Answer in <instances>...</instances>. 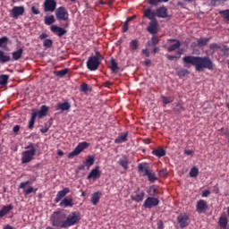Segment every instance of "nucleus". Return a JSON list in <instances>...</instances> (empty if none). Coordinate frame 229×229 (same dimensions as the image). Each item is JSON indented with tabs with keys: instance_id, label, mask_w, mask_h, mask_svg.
<instances>
[{
	"instance_id": "nucleus-41",
	"label": "nucleus",
	"mask_w": 229,
	"mask_h": 229,
	"mask_svg": "<svg viewBox=\"0 0 229 229\" xmlns=\"http://www.w3.org/2000/svg\"><path fill=\"white\" fill-rule=\"evenodd\" d=\"M199 174V170L196 166H193L189 173V175L191 178H196Z\"/></svg>"
},
{
	"instance_id": "nucleus-63",
	"label": "nucleus",
	"mask_w": 229,
	"mask_h": 229,
	"mask_svg": "<svg viewBox=\"0 0 229 229\" xmlns=\"http://www.w3.org/2000/svg\"><path fill=\"white\" fill-rule=\"evenodd\" d=\"M48 38V35L47 33H42L40 36H39V38L42 40V39H45V38Z\"/></svg>"
},
{
	"instance_id": "nucleus-45",
	"label": "nucleus",
	"mask_w": 229,
	"mask_h": 229,
	"mask_svg": "<svg viewBox=\"0 0 229 229\" xmlns=\"http://www.w3.org/2000/svg\"><path fill=\"white\" fill-rule=\"evenodd\" d=\"M43 47L47 48H52L53 47V40L47 38L43 41Z\"/></svg>"
},
{
	"instance_id": "nucleus-5",
	"label": "nucleus",
	"mask_w": 229,
	"mask_h": 229,
	"mask_svg": "<svg viewBox=\"0 0 229 229\" xmlns=\"http://www.w3.org/2000/svg\"><path fill=\"white\" fill-rule=\"evenodd\" d=\"M81 219V214L79 212H72L70 215H68V216H65V229H68L71 226L78 225Z\"/></svg>"
},
{
	"instance_id": "nucleus-52",
	"label": "nucleus",
	"mask_w": 229,
	"mask_h": 229,
	"mask_svg": "<svg viewBox=\"0 0 229 229\" xmlns=\"http://www.w3.org/2000/svg\"><path fill=\"white\" fill-rule=\"evenodd\" d=\"M162 2V0H148V4L157 6L158 3Z\"/></svg>"
},
{
	"instance_id": "nucleus-59",
	"label": "nucleus",
	"mask_w": 229,
	"mask_h": 229,
	"mask_svg": "<svg viewBox=\"0 0 229 229\" xmlns=\"http://www.w3.org/2000/svg\"><path fill=\"white\" fill-rule=\"evenodd\" d=\"M166 57H167V59H168L169 61H174V60L179 58L178 56L172 55H166Z\"/></svg>"
},
{
	"instance_id": "nucleus-29",
	"label": "nucleus",
	"mask_w": 229,
	"mask_h": 229,
	"mask_svg": "<svg viewBox=\"0 0 229 229\" xmlns=\"http://www.w3.org/2000/svg\"><path fill=\"white\" fill-rule=\"evenodd\" d=\"M55 22V19L54 15H50V16H45L44 17V24L47 26H51L52 24H54Z\"/></svg>"
},
{
	"instance_id": "nucleus-31",
	"label": "nucleus",
	"mask_w": 229,
	"mask_h": 229,
	"mask_svg": "<svg viewBox=\"0 0 229 229\" xmlns=\"http://www.w3.org/2000/svg\"><path fill=\"white\" fill-rule=\"evenodd\" d=\"M37 117H38L37 112H33L32 114L30 115V120L29 122L28 127L30 130H33L34 124H35V120L37 119Z\"/></svg>"
},
{
	"instance_id": "nucleus-7",
	"label": "nucleus",
	"mask_w": 229,
	"mask_h": 229,
	"mask_svg": "<svg viewBox=\"0 0 229 229\" xmlns=\"http://www.w3.org/2000/svg\"><path fill=\"white\" fill-rule=\"evenodd\" d=\"M89 146V143H88L87 141L80 142L78 146L75 148V149L69 153L68 157L72 158L74 157L79 156L84 149L88 148Z\"/></svg>"
},
{
	"instance_id": "nucleus-47",
	"label": "nucleus",
	"mask_w": 229,
	"mask_h": 229,
	"mask_svg": "<svg viewBox=\"0 0 229 229\" xmlns=\"http://www.w3.org/2000/svg\"><path fill=\"white\" fill-rule=\"evenodd\" d=\"M68 72H69V69L65 68V69H64L62 71L56 72V76L62 78L64 76H66Z\"/></svg>"
},
{
	"instance_id": "nucleus-51",
	"label": "nucleus",
	"mask_w": 229,
	"mask_h": 229,
	"mask_svg": "<svg viewBox=\"0 0 229 229\" xmlns=\"http://www.w3.org/2000/svg\"><path fill=\"white\" fill-rule=\"evenodd\" d=\"M159 43V38L157 36H153V38H151V44L156 47L157 46Z\"/></svg>"
},
{
	"instance_id": "nucleus-54",
	"label": "nucleus",
	"mask_w": 229,
	"mask_h": 229,
	"mask_svg": "<svg viewBox=\"0 0 229 229\" xmlns=\"http://www.w3.org/2000/svg\"><path fill=\"white\" fill-rule=\"evenodd\" d=\"M30 12H31L33 14H35V15H38V14L40 13V11H39L38 9L35 8V6L30 7Z\"/></svg>"
},
{
	"instance_id": "nucleus-48",
	"label": "nucleus",
	"mask_w": 229,
	"mask_h": 229,
	"mask_svg": "<svg viewBox=\"0 0 229 229\" xmlns=\"http://www.w3.org/2000/svg\"><path fill=\"white\" fill-rule=\"evenodd\" d=\"M80 91L83 93H87L89 91V85L87 83L81 84Z\"/></svg>"
},
{
	"instance_id": "nucleus-32",
	"label": "nucleus",
	"mask_w": 229,
	"mask_h": 229,
	"mask_svg": "<svg viewBox=\"0 0 229 229\" xmlns=\"http://www.w3.org/2000/svg\"><path fill=\"white\" fill-rule=\"evenodd\" d=\"M71 108V105L68 102L57 104V110L68 111Z\"/></svg>"
},
{
	"instance_id": "nucleus-21",
	"label": "nucleus",
	"mask_w": 229,
	"mask_h": 229,
	"mask_svg": "<svg viewBox=\"0 0 229 229\" xmlns=\"http://www.w3.org/2000/svg\"><path fill=\"white\" fill-rule=\"evenodd\" d=\"M73 206H74L73 199H68V198L63 199L61 203H59V207L64 208H72Z\"/></svg>"
},
{
	"instance_id": "nucleus-56",
	"label": "nucleus",
	"mask_w": 229,
	"mask_h": 229,
	"mask_svg": "<svg viewBox=\"0 0 229 229\" xmlns=\"http://www.w3.org/2000/svg\"><path fill=\"white\" fill-rule=\"evenodd\" d=\"M20 129H21V126L20 125H15L13 128V131L15 135H18L19 134V131H20Z\"/></svg>"
},
{
	"instance_id": "nucleus-9",
	"label": "nucleus",
	"mask_w": 229,
	"mask_h": 229,
	"mask_svg": "<svg viewBox=\"0 0 229 229\" xmlns=\"http://www.w3.org/2000/svg\"><path fill=\"white\" fill-rule=\"evenodd\" d=\"M55 17L57 21H65L69 20V13L67 12L65 7L61 6L55 10Z\"/></svg>"
},
{
	"instance_id": "nucleus-2",
	"label": "nucleus",
	"mask_w": 229,
	"mask_h": 229,
	"mask_svg": "<svg viewBox=\"0 0 229 229\" xmlns=\"http://www.w3.org/2000/svg\"><path fill=\"white\" fill-rule=\"evenodd\" d=\"M143 17L147 18L150 21L148 28H147V31L151 34V35H156L158 33V21L157 19H155V15L153 13H151V9L148 8L146 10L143 11Z\"/></svg>"
},
{
	"instance_id": "nucleus-18",
	"label": "nucleus",
	"mask_w": 229,
	"mask_h": 229,
	"mask_svg": "<svg viewBox=\"0 0 229 229\" xmlns=\"http://www.w3.org/2000/svg\"><path fill=\"white\" fill-rule=\"evenodd\" d=\"M50 30L52 33L56 34L59 38H62L64 35L67 33V30L65 29H63L56 25H51Z\"/></svg>"
},
{
	"instance_id": "nucleus-34",
	"label": "nucleus",
	"mask_w": 229,
	"mask_h": 229,
	"mask_svg": "<svg viewBox=\"0 0 229 229\" xmlns=\"http://www.w3.org/2000/svg\"><path fill=\"white\" fill-rule=\"evenodd\" d=\"M94 164H95V157L92 156L88 157L84 162V165H86L87 169H89V167L93 166Z\"/></svg>"
},
{
	"instance_id": "nucleus-37",
	"label": "nucleus",
	"mask_w": 229,
	"mask_h": 229,
	"mask_svg": "<svg viewBox=\"0 0 229 229\" xmlns=\"http://www.w3.org/2000/svg\"><path fill=\"white\" fill-rule=\"evenodd\" d=\"M161 98L164 106L169 105L174 101V97L161 96Z\"/></svg>"
},
{
	"instance_id": "nucleus-53",
	"label": "nucleus",
	"mask_w": 229,
	"mask_h": 229,
	"mask_svg": "<svg viewBox=\"0 0 229 229\" xmlns=\"http://www.w3.org/2000/svg\"><path fill=\"white\" fill-rule=\"evenodd\" d=\"M141 54L146 57H150V52H148V48H143Z\"/></svg>"
},
{
	"instance_id": "nucleus-30",
	"label": "nucleus",
	"mask_w": 229,
	"mask_h": 229,
	"mask_svg": "<svg viewBox=\"0 0 229 229\" xmlns=\"http://www.w3.org/2000/svg\"><path fill=\"white\" fill-rule=\"evenodd\" d=\"M11 61V56L6 55L4 51L0 50V63L6 64Z\"/></svg>"
},
{
	"instance_id": "nucleus-35",
	"label": "nucleus",
	"mask_w": 229,
	"mask_h": 229,
	"mask_svg": "<svg viewBox=\"0 0 229 229\" xmlns=\"http://www.w3.org/2000/svg\"><path fill=\"white\" fill-rule=\"evenodd\" d=\"M210 38H201L197 40V45L199 47L208 46V43L209 42Z\"/></svg>"
},
{
	"instance_id": "nucleus-11",
	"label": "nucleus",
	"mask_w": 229,
	"mask_h": 229,
	"mask_svg": "<svg viewBox=\"0 0 229 229\" xmlns=\"http://www.w3.org/2000/svg\"><path fill=\"white\" fill-rule=\"evenodd\" d=\"M56 8L55 0H45L43 4L44 13H54Z\"/></svg>"
},
{
	"instance_id": "nucleus-4",
	"label": "nucleus",
	"mask_w": 229,
	"mask_h": 229,
	"mask_svg": "<svg viewBox=\"0 0 229 229\" xmlns=\"http://www.w3.org/2000/svg\"><path fill=\"white\" fill-rule=\"evenodd\" d=\"M65 219L66 215L57 211L51 215L50 221L51 225L57 227V228H64L65 229Z\"/></svg>"
},
{
	"instance_id": "nucleus-43",
	"label": "nucleus",
	"mask_w": 229,
	"mask_h": 229,
	"mask_svg": "<svg viewBox=\"0 0 229 229\" xmlns=\"http://www.w3.org/2000/svg\"><path fill=\"white\" fill-rule=\"evenodd\" d=\"M8 81H9V75H6V74L0 75V85L5 86L6 84H8Z\"/></svg>"
},
{
	"instance_id": "nucleus-50",
	"label": "nucleus",
	"mask_w": 229,
	"mask_h": 229,
	"mask_svg": "<svg viewBox=\"0 0 229 229\" xmlns=\"http://www.w3.org/2000/svg\"><path fill=\"white\" fill-rule=\"evenodd\" d=\"M37 191H38L37 189H34L32 186H30V187L28 188V190H26V191H24V194H25V195H29V194H31V193H37Z\"/></svg>"
},
{
	"instance_id": "nucleus-64",
	"label": "nucleus",
	"mask_w": 229,
	"mask_h": 229,
	"mask_svg": "<svg viewBox=\"0 0 229 229\" xmlns=\"http://www.w3.org/2000/svg\"><path fill=\"white\" fill-rule=\"evenodd\" d=\"M213 191H214L215 194H218V193H219V188H218V186H217V185H215V186L213 187Z\"/></svg>"
},
{
	"instance_id": "nucleus-38",
	"label": "nucleus",
	"mask_w": 229,
	"mask_h": 229,
	"mask_svg": "<svg viewBox=\"0 0 229 229\" xmlns=\"http://www.w3.org/2000/svg\"><path fill=\"white\" fill-rule=\"evenodd\" d=\"M182 44L180 41H176L175 44L171 45L170 47H167V51L168 52H173V51H176L181 47Z\"/></svg>"
},
{
	"instance_id": "nucleus-58",
	"label": "nucleus",
	"mask_w": 229,
	"mask_h": 229,
	"mask_svg": "<svg viewBox=\"0 0 229 229\" xmlns=\"http://www.w3.org/2000/svg\"><path fill=\"white\" fill-rule=\"evenodd\" d=\"M210 194V191L209 190H204L203 192H202V197L203 198H207L208 197Z\"/></svg>"
},
{
	"instance_id": "nucleus-23",
	"label": "nucleus",
	"mask_w": 229,
	"mask_h": 229,
	"mask_svg": "<svg viewBox=\"0 0 229 229\" xmlns=\"http://www.w3.org/2000/svg\"><path fill=\"white\" fill-rule=\"evenodd\" d=\"M23 48L20 47L19 50L14 51L12 53V60L13 61H19L21 57L23 55Z\"/></svg>"
},
{
	"instance_id": "nucleus-24",
	"label": "nucleus",
	"mask_w": 229,
	"mask_h": 229,
	"mask_svg": "<svg viewBox=\"0 0 229 229\" xmlns=\"http://www.w3.org/2000/svg\"><path fill=\"white\" fill-rule=\"evenodd\" d=\"M151 154L154 155L155 157H162L166 156V151L162 148H157L154 149L151 152Z\"/></svg>"
},
{
	"instance_id": "nucleus-10",
	"label": "nucleus",
	"mask_w": 229,
	"mask_h": 229,
	"mask_svg": "<svg viewBox=\"0 0 229 229\" xmlns=\"http://www.w3.org/2000/svg\"><path fill=\"white\" fill-rule=\"evenodd\" d=\"M150 13H154V19L156 20V17L160 19H166L168 17V10L165 6H161L160 8H157L156 12L153 10H150Z\"/></svg>"
},
{
	"instance_id": "nucleus-55",
	"label": "nucleus",
	"mask_w": 229,
	"mask_h": 229,
	"mask_svg": "<svg viewBox=\"0 0 229 229\" xmlns=\"http://www.w3.org/2000/svg\"><path fill=\"white\" fill-rule=\"evenodd\" d=\"M157 225V229L165 228V224H164V221H162V220H158Z\"/></svg>"
},
{
	"instance_id": "nucleus-14",
	"label": "nucleus",
	"mask_w": 229,
	"mask_h": 229,
	"mask_svg": "<svg viewBox=\"0 0 229 229\" xmlns=\"http://www.w3.org/2000/svg\"><path fill=\"white\" fill-rule=\"evenodd\" d=\"M24 13V6H13V10L11 11V15L13 19H18V17L23 15Z\"/></svg>"
},
{
	"instance_id": "nucleus-15",
	"label": "nucleus",
	"mask_w": 229,
	"mask_h": 229,
	"mask_svg": "<svg viewBox=\"0 0 229 229\" xmlns=\"http://www.w3.org/2000/svg\"><path fill=\"white\" fill-rule=\"evenodd\" d=\"M208 209V205L207 201H205L204 199H200L197 202V205H196L197 212L206 213Z\"/></svg>"
},
{
	"instance_id": "nucleus-61",
	"label": "nucleus",
	"mask_w": 229,
	"mask_h": 229,
	"mask_svg": "<svg viewBox=\"0 0 229 229\" xmlns=\"http://www.w3.org/2000/svg\"><path fill=\"white\" fill-rule=\"evenodd\" d=\"M144 65H146L147 67H150L151 65V60L150 59H146L144 61Z\"/></svg>"
},
{
	"instance_id": "nucleus-16",
	"label": "nucleus",
	"mask_w": 229,
	"mask_h": 229,
	"mask_svg": "<svg viewBox=\"0 0 229 229\" xmlns=\"http://www.w3.org/2000/svg\"><path fill=\"white\" fill-rule=\"evenodd\" d=\"M137 170L139 171V173L143 174V176H146L148 174L153 172L152 170L148 169V164L146 162L139 164V165H137Z\"/></svg>"
},
{
	"instance_id": "nucleus-1",
	"label": "nucleus",
	"mask_w": 229,
	"mask_h": 229,
	"mask_svg": "<svg viewBox=\"0 0 229 229\" xmlns=\"http://www.w3.org/2000/svg\"><path fill=\"white\" fill-rule=\"evenodd\" d=\"M182 62L185 64L195 66L197 72H202L204 69L210 71L215 69V64L208 56L185 55L182 57Z\"/></svg>"
},
{
	"instance_id": "nucleus-33",
	"label": "nucleus",
	"mask_w": 229,
	"mask_h": 229,
	"mask_svg": "<svg viewBox=\"0 0 229 229\" xmlns=\"http://www.w3.org/2000/svg\"><path fill=\"white\" fill-rule=\"evenodd\" d=\"M218 225L220 228H226V226L228 225V218H226L225 216H220L218 219Z\"/></svg>"
},
{
	"instance_id": "nucleus-60",
	"label": "nucleus",
	"mask_w": 229,
	"mask_h": 229,
	"mask_svg": "<svg viewBox=\"0 0 229 229\" xmlns=\"http://www.w3.org/2000/svg\"><path fill=\"white\" fill-rule=\"evenodd\" d=\"M28 184H30V181H27V182H21V183L20 184V188H21V189H24Z\"/></svg>"
},
{
	"instance_id": "nucleus-42",
	"label": "nucleus",
	"mask_w": 229,
	"mask_h": 229,
	"mask_svg": "<svg viewBox=\"0 0 229 229\" xmlns=\"http://www.w3.org/2000/svg\"><path fill=\"white\" fill-rule=\"evenodd\" d=\"M148 193L150 196H153L152 198H154L159 194V191L157 188H155V186H150L149 190L148 191Z\"/></svg>"
},
{
	"instance_id": "nucleus-39",
	"label": "nucleus",
	"mask_w": 229,
	"mask_h": 229,
	"mask_svg": "<svg viewBox=\"0 0 229 229\" xmlns=\"http://www.w3.org/2000/svg\"><path fill=\"white\" fill-rule=\"evenodd\" d=\"M146 176L148 177V181L150 182H155L158 181V178L156 177V174L154 171L150 172L149 174H146Z\"/></svg>"
},
{
	"instance_id": "nucleus-57",
	"label": "nucleus",
	"mask_w": 229,
	"mask_h": 229,
	"mask_svg": "<svg viewBox=\"0 0 229 229\" xmlns=\"http://www.w3.org/2000/svg\"><path fill=\"white\" fill-rule=\"evenodd\" d=\"M158 174H160L161 177H166L168 175V173L165 169H163L160 172H158Z\"/></svg>"
},
{
	"instance_id": "nucleus-20",
	"label": "nucleus",
	"mask_w": 229,
	"mask_h": 229,
	"mask_svg": "<svg viewBox=\"0 0 229 229\" xmlns=\"http://www.w3.org/2000/svg\"><path fill=\"white\" fill-rule=\"evenodd\" d=\"M13 209V205L9 204L2 207L0 209V219H3L5 216H7Z\"/></svg>"
},
{
	"instance_id": "nucleus-28",
	"label": "nucleus",
	"mask_w": 229,
	"mask_h": 229,
	"mask_svg": "<svg viewBox=\"0 0 229 229\" xmlns=\"http://www.w3.org/2000/svg\"><path fill=\"white\" fill-rule=\"evenodd\" d=\"M140 41L138 39H133L130 41L129 47L131 51H137L139 49Z\"/></svg>"
},
{
	"instance_id": "nucleus-25",
	"label": "nucleus",
	"mask_w": 229,
	"mask_h": 229,
	"mask_svg": "<svg viewBox=\"0 0 229 229\" xmlns=\"http://www.w3.org/2000/svg\"><path fill=\"white\" fill-rule=\"evenodd\" d=\"M102 193L100 191L94 192L91 196V203L93 206H97L101 199Z\"/></svg>"
},
{
	"instance_id": "nucleus-19",
	"label": "nucleus",
	"mask_w": 229,
	"mask_h": 229,
	"mask_svg": "<svg viewBox=\"0 0 229 229\" xmlns=\"http://www.w3.org/2000/svg\"><path fill=\"white\" fill-rule=\"evenodd\" d=\"M70 189L65 187L64 189L59 191L55 199V203H59L63 198H64L67 194H69Z\"/></svg>"
},
{
	"instance_id": "nucleus-12",
	"label": "nucleus",
	"mask_w": 229,
	"mask_h": 229,
	"mask_svg": "<svg viewBox=\"0 0 229 229\" xmlns=\"http://www.w3.org/2000/svg\"><path fill=\"white\" fill-rule=\"evenodd\" d=\"M190 216L187 214H182L177 216V223L182 229L186 228L190 222Z\"/></svg>"
},
{
	"instance_id": "nucleus-27",
	"label": "nucleus",
	"mask_w": 229,
	"mask_h": 229,
	"mask_svg": "<svg viewBox=\"0 0 229 229\" xmlns=\"http://www.w3.org/2000/svg\"><path fill=\"white\" fill-rule=\"evenodd\" d=\"M128 136H129V132H125V133L122 134L121 136H119L118 138H116L114 140V144L125 143L127 141V137Z\"/></svg>"
},
{
	"instance_id": "nucleus-40",
	"label": "nucleus",
	"mask_w": 229,
	"mask_h": 229,
	"mask_svg": "<svg viewBox=\"0 0 229 229\" xmlns=\"http://www.w3.org/2000/svg\"><path fill=\"white\" fill-rule=\"evenodd\" d=\"M109 69H111L114 73H116L117 71L119 70L118 64L115 59H113V58L111 59V66L109 67Z\"/></svg>"
},
{
	"instance_id": "nucleus-3",
	"label": "nucleus",
	"mask_w": 229,
	"mask_h": 229,
	"mask_svg": "<svg viewBox=\"0 0 229 229\" xmlns=\"http://www.w3.org/2000/svg\"><path fill=\"white\" fill-rule=\"evenodd\" d=\"M25 149L21 152V164L30 163L37 155V146L34 143H29Z\"/></svg>"
},
{
	"instance_id": "nucleus-26",
	"label": "nucleus",
	"mask_w": 229,
	"mask_h": 229,
	"mask_svg": "<svg viewBox=\"0 0 229 229\" xmlns=\"http://www.w3.org/2000/svg\"><path fill=\"white\" fill-rule=\"evenodd\" d=\"M118 164L123 167V170L129 169V159L126 156H123V158L118 160Z\"/></svg>"
},
{
	"instance_id": "nucleus-49",
	"label": "nucleus",
	"mask_w": 229,
	"mask_h": 229,
	"mask_svg": "<svg viewBox=\"0 0 229 229\" xmlns=\"http://www.w3.org/2000/svg\"><path fill=\"white\" fill-rule=\"evenodd\" d=\"M174 111H175L176 113H178V114H182V112L185 111V107L182 106L181 104H177V105H176V107H175V109H174Z\"/></svg>"
},
{
	"instance_id": "nucleus-22",
	"label": "nucleus",
	"mask_w": 229,
	"mask_h": 229,
	"mask_svg": "<svg viewBox=\"0 0 229 229\" xmlns=\"http://www.w3.org/2000/svg\"><path fill=\"white\" fill-rule=\"evenodd\" d=\"M48 110H49V108L46 105L41 106L39 111H38V113H36L38 118L42 119L45 116H47Z\"/></svg>"
},
{
	"instance_id": "nucleus-8",
	"label": "nucleus",
	"mask_w": 229,
	"mask_h": 229,
	"mask_svg": "<svg viewBox=\"0 0 229 229\" xmlns=\"http://www.w3.org/2000/svg\"><path fill=\"white\" fill-rule=\"evenodd\" d=\"M159 203H160V200L158 198L148 197L146 199V200H144L142 208L146 209H151L155 207H158Z\"/></svg>"
},
{
	"instance_id": "nucleus-6",
	"label": "nucleus",
	"mask_w": 229,
	"mask_h": 229,
	"mask_svg": "<svg viewBox=\"0 0 229 229\" xmlns=\"http://www.w3.org/2000/svg\"><path fill=\"white\" fill-rule=\"evenodd\" d=\"M101 64V61L98 59V56H90L88 58L86 65L87 69L95 72L98 69L99 64Z\"/></svg>"
},
{
	"instance_id": "nucleus-46",
	"label": "nucleus",
	"mask_w": 229,
	"mask_h": 229,
	"mask_svg": "<svg viewBox=\"0 0 229 229\" xmlns=\"http://www.w3.org/2000/svg\"><path fill=\"white\" fill-rule=\"evenodd\" d=\"M190 72L186 69H182L180 71L177 72V76L183 78L187 75H189Z\"/></svg>"
},
{
	"instance_id": "nucleus-36",
	"label": "nucleus",
	"mask_w": 229,
	"mask_h": 229,
	"mask_svg": "<svg viewBox=\"0 0 229 229\" xmlns=\"http://www.w3.org/2000/svg\"><path fill=\"white\" fill-rule=\"evenodd\" d=\"M9 44V38L6 36H4L0 38V47L4 49L6 47H8Z\"/></svg>"
},
{
	"instance_id": "nucleus-13",
	"label": "nucleus",
	"mask_w": 229,
	"mask_h": 229,
	"mask_svg": "<svg viewBox=\"0 0 229 229\" xmlns=\"http://www.w3.org/2000/svg\"><path fill=\"white\" fill-rule=\"evenodd\" d=\"M101 178V171H99V165H95L94 168L87 175V180H98Z\"/></svg>"
},
{
	"instance_id": "nucleus-44",
	"label": "nucleus",
	"mask_w": 229,
	"mask_h": 229,
	"mask_svg": "<svg viewBox=\"0 0 229 229\" xmlns=\"http://www.w3.org/2000/svg\"><path fill=\"white\" fill-rule=\"evenodd\" d=\"M219 14L222 15V17H224V20L226 21H229V9L227 10H221L218 13Z\"/></svg>"
},
{
	"instance_id": "nucleus-17",
	"label": "nucleus",
	"mask_w": 229,
	"mask_h": 229,
	"mask_svg": "<svg viewBox=\"0 0 229 229\" xmlns=\"http://www.w3.org/2000/svg\"><path fill=\"white\" fill-rule=\"evenodd\" d=\"M131 199L133 201H135L136 203H140L141 201L144 200V198H145V191H140V188H138L136 191H135V195H132L131 197Z\"/></svg>"
},
{
	"instance_id": "nucleus-62",
	"label": "nucleus",
	"mask_w": 229,
	"mask_h": 229,
	"mask_svg": "<svg viewBox=\"0 0 229 229\" xmlns=\"http://www.w3.org/2000/svg\"><path fill=\"white\" fill-rule=\"evenodd\" d=\"M219 46L216 43L210 45V49H218Z\"/></svg>"
}]
</instances>
